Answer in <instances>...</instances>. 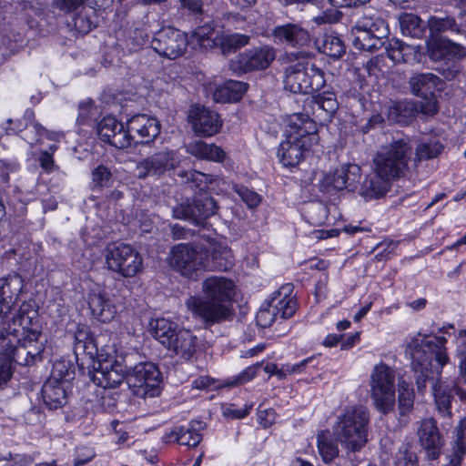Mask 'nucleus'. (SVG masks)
<instances>
[{
    "mask_svg": "<svg viewBox=\"0 0 466 466\" xmlns=\"http://www.w3.org/2000/svg\"><path fill=\"white\" fill-rule=\"evenodd\" d=\"M127 371L126 367L120 362L115 360L98 361L97 366H94L90 378L95 384L104 389H115L118 387L126 379Z\"/></svg>",
    "mask_w": 466,
    "mask_h": 466,
    "instance_id": "aec40b11",
    "label": "nucleus"
},
{
    "mask_svg": "<svg viewBox=\"0 0 466 466\" xmlns=\"http://www.w3.org/2000/svg\"><path fill=\"white\" fill-rule=\"evenodd\" d=\"M74 338V351L76 355L84 353L87 354L89 357L94 356L96 352V347L87 326H78Z\"/></svg>",
    "mask_w": 466,
    "mask_h": 466,
    "instance_id": "37998d69",
    "label": "nucleus"
},
{
    "mask_svg": "<svg viewBox=\"0 0 466 466\" xmlns=\"http://www.w3.org/2000/svg\"><path fill=\"white\" fill-rule=\"evenodd\" d=\"M74 377V370L68 362L64 360L56 361L53 365L51 377L59 381H63L64 385L68 386L69 381Z\"/></svg>",
    "mask_w": 466,
    "mask_h": 466,
    "instance_id": "052dcab7",
    "label": "nucleus"
},
{
    "mask_svg": "<svg viewBox=\"0 0 466 466\" xmlns=\"http://www.w3.org/2000/svg\"><path fill=\"white\" fill-rule=\"evenodd\" d=\"M99 138L117 149H126L132 146L134 137L128 134L122 122L107 116L103 117L96 126Z\"/></svg>",
    "mask_w": 466,
    "mask_h": 466,
    "instance_id": "f3484780",
    "label": "nucleus"
},
{
    "mask_svg": "<svg viewBox=\"0 0 466 466\" xmlns=\"http://www.w3.org/2000/svg\"><path fill=\"white\" fill-rule=\"evenodd\" d=\"M170 266L182 276L198 279L208 267V250L188 243L177 244L170 250Z\"/></svg>",
    "mask_w": 466,
    "mask_h": 466,
    "instance_id": "9d476101",
    "label": "nucleus"
},
{
    "mask_svg": "<svg viewBox=\"0 0 466 466\" xmlns=\"http://www.w3.org/2000/svg\"><path fill=\"white\" fill-rule=\"evenodd\" d=\"M272 35L276 42L291 47L303 48L310 43L309 31L301 25L295 23L275 26Z\"/></svg>",
    "mask_w": 466,
    "mask_h": 466,
    "instance_id": "5701e85b",
    "label": "nucleus"
},
{
    "mask_svg": "<svg viewBox=\"0 0 466 466\" xmlns=\"http://www.w3.org/2000/svg\"><path fill=\"white\" fill-rule=\"evenodd\" d=\"M319 452L325 463H329L339 455L338 446L331 441L324 433L318 435Z\"/></svg>",
    "mask_w": 466,
    "mask_h": 466,
    "instance_id": "4d7b16f0",
    "label": "nucleus"
},
{
    "mask_svg": "<svg viewBox=\"0 0 466 466\" xmlns=\"http://www.w3.org/2000/svg\"><path fill=\"white\" fill-rule=\"evenodd\" d=\"M196 339L197 338L191 333V331L180 329L177 332V335L172 339L167 349L174 351L177 355L181 356V358L189 360L197 351Z\"/></svg>",
    "mask_w": 466,
    "mask_h": 466,
    "instance_id": "473e14b6",
    "label": "nucleus"
},
{
    "mask_svg": "<svg viewBox=\"0 0 466 466\" xmlns=\"http://www.w3.org/2000/svg\"><path fill=\"white\" fill-rule=\"evenodd\" d=\"M150 330L153 337L166 348L170 345L172 339L178 331L176 323L164 318L152 320Z\"/></svg>",
    "mask_w": 466,
    "mask_h": 466,
    "instance_id": "58836bf2",
    "label": "nucleus"
},
{
    "mask_svg": "<svg viewBox=\"0 0 466 466\" xmlns=\"http://www.w3.org/2000/svg\"><path fill=\"white\" fill-rule=\"evenodd\" d=\"M385 51L390 59L394 63L405 62L406 50L409 49V46L398 39H390L385 42L383 46Z\"/></svg>",
    "mask_w": 466,
    "mask_h": 466,
    "instance_id": "13d9d810",
    "label": "nucleus"
},
{
    "mask_svg": "<svg viewBox=\"0 0 466 466\" xmlns=\"http://www.w3.org/2000/svg\"><path fill=\"white\" fill-rule=\"evenodd\" d=\"M370 394L375 408L383 415L394 410L396 403L395 372L383 362L376 365L372 370Z\"/></svg>",
    "mask_w": 466,
    "mask_h": 466,
    "instance_id": "1a4fd4ad",
    "label": "nucleus"
},
{
    "mask_svg": "<svg viewBox=\"0 0 466 466\" xmlns=\"http://www.w3.org/2000/svg\"><path fill=\"white\" fill-rule=\"evenodd\" d=\"M186 150L191 156L209 161L222 162L226 154L224 150L215 144H208L201 140L190 142L187 145Z\"/></svg>",
    "mask_w": 466,
    "mask_h": 466,
    "instance_id": "72a5a7b5",
    "label": "nucleus"
},
{
    "mask_svg": "<svg viewBox=\"0 0 466 466\" xmlns=\"http://www.w3.org/2000/svg\"><path fill=\"white\" fill-rule=\"evenodd\" d=\"M127 127L128 134L136 133L140 137L141 143L147 144L159 136L161 125L156 117L138 114L127 121Z\"/></svg>",
    "mask_w": 466,
    "mask_h": 466,
    "instance_id": "bb28decb",
    "label": "nucleus"
},
{
    "mask_svg": "<svg viewBox=\"0 0 466 466\" xmlns=\"http://www.w3.org/2000/svg\"><path fill=\"white\" fill-rule=\"evenodd\" d=\"M248 84L240 81L230 80L217 89L215 96L228 102H237L241 99L247 91Z\"/></svg>",
    "mask_w": 466,
    "mask_h": 466,
    "instance_id": "a18cd8bd",
    "label": "nucleus"
},
{
    "mask_svg": "<svg viewBox=\"0 0 466 466\" xmlns=\"http://www.w3.org/2000/svg\"><path fill=\"white\" fill-rule=\"evenodd\" d=\"M161 381V372L152 362H140L127 370V383L139 398L157 396Z\"/></svg>",
    "mask_w": 466,
    "mask_h": 466,
    "instance_id": "ddd939ff",
    "label": "nucleus"
},
{
    "mask_svg": "<svg viewBox=\"0 0 466 466\" xmlns=\"http://www.w3.org/2000/svg\"><path fill=\"white\" fill-rule=\"evenodd\" d=\"M390 180L382 177L376 172L367 176L360 184V194L365 198H377L382 197L389 189Z\"/></svg>",
    "mask_w": 466,
    "mask_h": 466,
    "instance_id": "f704fd0d",
    "label": "nucleus"
},
{
    "mask_svg": "<svg viewBox=\"0 0 466 466\" xmlns=\"http://www.w3.org/2000/svg\"><path fill=\"white\" fill-rule=\"evenodd\" d=\"M304 94L318 92L326 86V74L323 69L308 60L305 56Z\"/></svg>",
    "mask_w": 466,
    "mask_h": 466,
    "instance_id": "e433bc0d",
    "label": "nucleus"
},
{
    "mask_svg": "<svg viewBox=\"0 0 466 466\" xmlns=\"http://www.w3.org/2000/svg\"><path fill=\"white\" fill-rule=\"evenodd\" d=\"M95 12L82 7L73 16V25L76 30L82 35H86L91 31L94 26L93 16Z\"/></svg>",
    "mask_w": 466,
    "mask_h": 466,
    "instance_id": "5fc2aeb1",
    "label": "nucleus"
},
{
    "mask_svg": "<svg viewBox=\"0 0 466 466\" xmlns=\"http://www.w3.org/2000/svg\"><path fill=\"white\" fill-rule=\"evenodd\" d=\"M432 390L434 395V400L439 412L443 416H451V402L453 400V395L451 391L455 392L454 388H449V386L437 381L432 386Z\"/></svg>",
    "mask_w": 466,
    "mask_h": 466,
    "instance_id": "79ce46f5",
    "label": "nucleus"
},
{
    "mask_svg": "<svg viewBox=\"0 0 466 466\" xmlns=\"http://www.w3.org/2000/svg\"><path fill=\"white\" fill-rule=\"evenodd\" d=\"M353 46L356 49L374 52L385 45L389 27L384 19L377 15L365 14L352 29Z\"/></svg>",
    "mask_w": 466,
    "mask_h": 466,
    "instance_id": "6e6552de",
    "label": "nucleus"
},
{
    "mask_svg": "<svg viewBox=\"0 0 466 466\" xmlns=\"http://www.w3.org/2000/svg\"><path fill=\"white\" fill-rule=\"evenodd\" d=\"M402 34L413 38H421L426 30L425 23L416 15L403 13L399 17Z\"/></svg>",
    "mask_w": 466,
    "mask_h": 466,
    "instance_id": "a19ab883",
    "label": "nucleus"
},
{
    "mask_svg": "<svg viewBox=\"0 0 466 466\" xmlns=\"http://www.w3.org/2000/svg\"><path fill=\"white\" fill-rule=\"evenodd\" d=\"M313 360L312 357L307 358L301 360L297 364H285L280 369H278L277 366H267L265 368L267 372L276 373L279 377L286 376L287 374L299 373L301 372L304 368Z\"/></svg>",
    "mask_w": 466,
    "mask_h": 466,
    "instance_id": "680f3d73",
    "label": "nucleus"
},
{
    "mask_svg": "<svg viewBox=\"0 0 466 466\" xmlns=\"http://www.w3.org/2000/svg\"><path fill=\"white\" fill-rule=\"evenodd\" d=\"M219 35L214 29L207 26L197 28L192 34V40L201 48L211 49L218 46Z\"/></svg>",
    "mask_w": 466,
    "mask_h": 466,
    "instance_id": "603ef678",
    "label": "nucleus"
},
{
    "mask_svg": "<svg viewBox=\"0 0 466 466\" xmlns=\"http://www.w3.org/2000/svg\"><path fill=\"white\" fill-rule=\"evenodd\" d=\"M451 449L446 454L447 463L444 466H461L466 455V420L459 421L452 431Z\"/></svg>",
    "mask_w": 466,
    "mask_h": 466,
    "instance_id": "c756f323",
    "label": "nucleus"
},
{
    "mask_svg": "<svg viewBox=\"0 0 466 466\" xmlns=\"http://www.w3.org/2000/svg\"><path fill=\"white\" fill-rule=\"evenodd\" d=\"M233 281L224 276H210L202 282L200 296H191L186 305L196 317L208 324L221 322L229 318L231 312L227 305L234 296Z\"/></svg>",
    "mask_w": 466,
    "mask_h": 466,
    "instance_id": "f257e3e1",
    "label": "nucleus"
},
{
    "mask_svg": "<svg viewBox=\"0 0 466 466\" xmlns=\"http://www.w3.org/2000/svg\"><path fill=\"white\" fill-rule=\"evenodd\" d=\"M396 460L397 466H418L417 456L407 444L400 448Z\"/></svg>",
    "mask_w": 466,
    "mask_h": 466,
    "instance_id": "69168bd1",
    "label": "nucleus"
},
{
    "mask_svg": "<svg viewBox=\"0 0 466 466\" xmlns=\"http://www.w3.org/2000/svg\"><path fill=\"white\" fill-rule=\"evenodd\" d=\"M285 136L278 157L285 167H295L304 158L305 152L318 142L316 121L308 115L292 114L287 118Z\"/></svg>",
    "mask_w": 466,
    "mask_h": 466,
    "instance_id": "7ed1b4c3",
    "label": "nucleus"
},
{
    "mask_svg": "<svg viewBox=\"0 0 466 466\" xmlns=\"http://www.w3.org/2000/svg\"><path fill=\"white\" fill-rule=\"evenodd\" d=\"M339 108L337 96L332 91H325L307 97L304 101L301 115H310L319 121H330Z\"/></svg>",
    "mask_w": 466,
    "mask_h": 466,
    "instance_id": "6ab92c4d",
    "label": "nucleus"
},
{
    "mask_svg": "<svg viewBox=\"0 0 466 466\" xmlns=\"http://www.w3.org/2000/svg\"><path fill=\"white\" fill-rule=\"evenodd\" d=\"M187 117L194 132L198 137H211L217 134L222 127V121L218 113L204 106H192Z\"/></svg>",
    "mask_w": 466,
    "mask_h": 466,
    "instance_id": "412c9836",
    "label": "nucleus"
},
{
    "mask_svg": "<svg viewBox=\"0 0 466 466\" xmlns=\"http://www.w3.org/2000/svg\"><path fill=\"white\" fill-rule=\"evenodd\" d=\"M179 163L180 158L176 151H160L137 163V177L146 178L150 175H162L169 169L176 168Z\"/></svg>",
    "mask_w": 466,
    "mask_h": 466,
    "instance_id": "a211bd4d",
    "label": "nucleus"
},
{
    "mask_svg": "<svg viewBox=\"0 0 466 466\" xmlns=\"http://www.w3.org/2000/svg\"><path fill=\"white\" fill-rule=\"evenodd\" d=\"M341 168L345 172L343 175L345 189H348L349 191H355L359 187L361 177V169L360 166L356 164H348L341 166Z\"/></svg>",
    "mask_w": 466,
    "mask_h": 466,
    "instance_id": "bf43d9fd",
    "label": "nucleus"
},
{
    "mask_svg": "<svg viewBox=\"0 0 466 466\" xmlns=\"http://www.w3.org/2000/svg\"><path fill=\"white\" fill-rule=\"evenodd\" d=\"M411 154L408 138L395 140L378 152L374 158L375 170L390 181L405 177Z\"/></svg>",
    "mask_w": 466,
    "mask_h": 466,
    "instance_id": "423d86ee",
    "label": "nucleus"
},
{
    "mask_svg": "<svg viewBox=\"0 0 466 466\" xmlns=\"http://www.w3.org/2000/svg\"><path fill=\"white\" fill-rule=\"evenodd\" d=\"M188 40L187 35L174 27H164L155 34L151 46L159 56L176 59L187 50Z\"/></svg>",
    "mask_w": 466,
    "mask_h": 466,
    "instance_id": "dca6fc26",
    "label": "nucleus"
},
{
    "mask_svg": "<svg viewBox=\"0 0 466 466\" xmlns=\"http://www.w3.org/2000/svg\"><path fill=\"white\" fill-rule=\"evenodd\" d=\"M249 36L242 34H230L219 35L218 46L223 55H228L241 48L249 42Z\"/></svg>",
    "mask_w": 466,
    "mask_h": 466,
    "instance_id": "8fccbe9b",
    "label": "nucleus"
},
{
    "mask_svg": "<svg viewBox=\"0 0 466 466\" xmlns=\"http://www.w3.org/2000/svg\"><path fill=\"white\" fill-rule=\"evenodd\" d=\"M417 109L413 103L399 101L390 107L389 116L397 123L407 125L415 116Z\"/></svg>",
    "mask_w": 466,
    "mask_h": 466,
    "instance_id": "49530a36",
    "label": "nucleus"
},
{
    "mask_svg": "<svg viewBox=\"0 0 466 466\" xmlns=\"http://www.w3.org/2000/svg\"><path fill=\"white\" fill-rule=\"evenodd\" d=\"M37 311L34 309V302L24 301L15 316L12 318V322L7 323V327L5 323L0 322V330L6 332L11 330L14 333H29L33 329H38L36 320Z\"/></svg>",
    "mask_w": 466,
    "mask_h": 466,
    "instance_id": "b1692460",
    "label": "nucleus"
},
{
    "mask_svg": "<svg viewBox=\"0 0 466 466\" xmlns=\"http://www.w3.org/2000/svg\"><path fill=\"white\" fill-rule=\"evenodd\" d=\"M234 264L231 249L222 245H212L208 251V267L211 270L227 271Z\"/></svg>",
    "mask_w": 466,
    "mask_h": 466,
    "instance_id": "c9c22d12",
    "label": "nucleus"
},
{
    "mask_svg": "<svg viewBox=\"0 0 466 466\" xmlns=\"http://www.w3.org/2000/svg\"><path fill=\"white\" fill-rule=\"evenodd\" d=\"M292 292L293 285L285 284L272 294L269 301L277 316L282 319L292 317L297 309V300Z\"/></svg>",
    "mask_w": 466,
    "mask_h": 466,
    "instance_id": "c85d7f7f",
    "label": "nucleus"
},
{
    "mask_svg": "<svg viewBox=\"0 0 466 466\" xmlns=\"http://www.w3.org/2000/svg\"><path fill=\"white\" fill-rule=\"evenodd\" d=\"M370 414L363 406H351L338 415L333 427L335 440L346 450L348 460L357 466L352 454L359 452L368 442Z\"/></svg>",
    "mask_w": 466,
    "mask_h": 466,
    "instance_id": "20e7f679",
    "label": "nucleus"
},
{
    "mask_svg": "<svg viewBox=\"0 0 466 466\" xmlns=\"http://www.w3.org/2000/svg\"><path fill=\"white\" fill-rule=\"evenodd\" d=\"M233 189L250 208L258 207L261 202V197L258 193L242 185H234Z\"/></svg>",
    "mask_w": 466,
    "mask_h": 466,
    "instance_id": "0e129e2a",
    "label": "nucleus"
},
{
    "mask_svg": "<svg viewBox=\"0 0 466 466\" xmlns=\"http://www.w3.org/2000/svg\"><path fill=\"white\" fill-rule=\"evenodd\" d=\"M111 177L110 170L104 165H99L92 171V181L96 187H108Z\"/></svg>",
    "mask_w": 466,
    "mask_h": 466,
    "instance_id": "338daca9",
    "label": "nucleus"
},
{
    "mask_svg": "<svg viewBox=\"0 0 466 466\" xmlns=\"http://www.w3.org/2000/svg\"><path fill=\"white\" fill-rule=\"evenodd\" d=\"M306 52L287 53L283 57L288 62H295L284 70V88L294 94H304Z\"/></svg>",
    "mask_w": 466,
    "mask_h": 466,
    "instance_id": "4be33fe9",
    "label": "nucleus"
},
{
    "mask_svg": "<svg viewBox=\"0 0 466 466\" xmlns=\"http://www.w3.org/2000/svg\"><path fill=\"white\" fill-rule=\"evenodd\" d=\"M344 174L345 172L340 167L332 173L325 175L321 180V187L323 190L331 194L333 191L345 189V181L343 180Z\"/></svg>",
    "mask_w": 466,
    "mask_h": 466,
    "instance_id": "6e6d98bb",
    "label": "nucleus"
},
{
    "mask_svg": "<svg viewBox=\"0 0 466 466\" xmlns=\"http://www.w3.org/2000/svg\"><path fill=\"white\" fill-rule=\"evenodd\" d=\"M24 288V281L18 274H9L0 279V319L7 318L12 307Z\"/></svg>",
    "mask_w": 466,
    "mask_h": 466,
    "instance_id": "393cba45",
    "label": "nucleus"
},
{
    "mask_svg": "<svg viewBox=\"0 0 466 466\" xmlns=\"http://www.w3.org/2000/svg\"><path fill=\"white\" fill-rule=\"evenodd\" d=\"M319 52L332 58H339L345 53V46L342 40L335 35H323L318 46Z\"/></svg>",
    "mask_w": 466,
    "mask_h": 466,
    "instance_id": "09e8293b",
    "label": "nucleus"
},
{
    "mask_svg": "<svg viewBox=\"0 0 466 466\" xmlns=\"http://www.w3.org/2000/svg\"><path fill=\"white\" fill-rule=\"evenodd\" d=\"M178 176L184 179V181L192 188H196L199 191H204L208 188V185L211 183V176L198 172L196 170H187L178 173Z\"/></svg>",
    "mask_w": 466,
    "mask_h": 466,
    "instance_id": "864d4df0",
    "label": "nucleus"
},
{
    "mask_svg": "<svg viewBox=\"0 0 466 466\" xmlns=\"http://www.w3.org/2000/svg\"><path fill=\"white\" fill-rule=\"evenodd\" d=\"M446 342L444 337L434 336L432 339H428L420 333L407 340L405 353L410 358L411 367L418 374L416 383L420 391L426 387V381L432 378V370L436 369L440 373L449 362Z\"/></svg>",
    "mask_w": 466,
    "mask_h": 466,
    "instance_id": "f03ea898",
    "label": "nucleus"
},
{
    "mask_svg": "<svg viewBox=\"0 0 466 466\" xmlns=\"http://www.w3.org/2000/svg\"><path fill=\"white\" fill-rule=\"evenodd\" d=\"M276 58V49L270 46L253 47L238 54L230 61V69L237 74L267 69Z\"/></svg>",
    "mask_w": 466,
    "mask_h": 466,
    "instance_id": "2eb2a0df",
    "label": "nucleus"
},
{
    "mask_svg": "<svg viewBox=\"0 0 466 466\" xmlns=\"http://www.w3.org/2000/svg\"><path fill=\"white\" fill-rule=\"evenodd\" d=\"M216 200L210 196H200L193 201H185L173 208L172 216L177 219L187 220L197 226L205 221L218 211Z\"/></svg>",
    "mask_w": 466,
    "mask_h": 466,
    "instance_id": "4468645a",
    "label": "nucleus"
},
{
    "mask_svg": "<svg viewBox=\"0 0 466 466\" xmlns=\"http://www.w3.org/2000/svg\"><path fill=\"white\" fill-rule=\"evenodd\" d=\"M443 150V145L436 137L421 140L416 147L415 162L437 157Z\"/></svg>",
    "mask_w": 466,
    "mask_h": 466,
    "instance_id": "c03bdc74",
    "label": "nucleus"
},
{
    "mask_svg": "<svg viewBox=\"0 0 466 466\" xmlns=\"http://www.w3.org/2000/svg\"><path fill=\"white\" fill-rule=\"evenodd\" d=\"M456 355L459 360V376L454 381L453 388L460 400L466 402V341L457 346Z\"/></svg>",
    "mask_w": 466,
    "mask_h": 466,
    "instance_id": "ea45409f",
    "label": "nucleus"
},
{
    "mask_svg": "<svg viewBox=\"0 0 466 466\" xmlns=\"http://www.w3.org/2000/svg\"><path fill=\"white\" fill-rule=\"evenodd\" d=\"M205 427L206 424L202 421H191L188 428L183 426L175 427L170 431L166 432L162 439L166 443L177 442L187 447H196L202 441L200 431Z\"/></svg>",
    "mask_w": 466,
    "mask_h": 466,
    "instance_id": "a878e982",
    "label": "nucleus"
},
{
    "mask_svg": "<svg viewBox=\"0 0 466 466\" xmlns=\"http://www.w3.org/2000/svg\"><path fill=\"white\" fill-rule=\"evenodd\" d=\"M41 332L33 329L29 333H14L11 330H0V356H5L10 362L27 366L41 359L44 350L42 342L38 341Z\"/></svg>",
    "mask_w": 466,
    "mask_h": 466,
    "instance_id": "39448f33",
    "label": "nucleus"
},
{
    "mask_svg": "<svg viewBox=\"0 0 466 466\" xmlns=\"http://www.w3.org/2000/svg\"><path fill=\"white\" fill-rule=\"evenodd\" d=\"M428 26L431 38L440 37L439 35L445 32L460 33V27L456 24L455 19L451 16L438 17L432 16L428 21Z\"/></svg>",
    "mask_w": 466,
    "mask_h": 466,
    "instance_id": "de8ad7c7",
    "label": "nucleus"
},
{
    "mask_svg": "<svg viewBox=\"0 0 466 466\" xmlns=\"http://www.w3.org/2000/svg\"><path fill=\"white\" fill-rule=\"evenodd\" d=\"M427 52L432 61L445 64L446 67L439 70L446 80H452L460 74L461 65L456 60L465 56L463 46L444 37H433L427 41Z\"/></svg>",
    "mask_w": 466,
    "mask_h": 466,
    "instance_id": "f8f14e48",
    "label": "nucleus"
},
{
    "mask_svg": "<svg viewBox=\"0 0 466 466\" xmlns=\"http://www.w3.org/2000/svg\"><path fill=\"white\" fill-rule=\"evenodd\" d=\"M440 82L441 79L432 73H419L410 77V86L413 94L427 97L429 94H432Z\"/></svg>",
    "mask_w": 466,
    "mask_h": 466,
    "instance_id": "4c0bfd02",
    "label": "nucleus"
},
{
    "mask_svg": "<svg viewBox=\"0 0 466 466\" xmlns=\"http://www.w3.org/2000/svg\"><path fill=\"white\" fill-rule=\"evenodd\" d=\"M106 268L123 278H133L143 269V258L131 245L109 243L105 250Z\"/></svg>",
    "mask_w": 466,
    "mask_h": 466,
    "instance_id": "9b49d317",
    "label": "nucleus"
},
{
    "mask_svg": "<svg viewBox=\"0 0 466 466\" xmlns=\"http://www.w3.org/2000/svg\"><path fill=\"white\" fill-rule=\"evenodd\" d=\"M35 114L31 110H27L25 113L24 116V121L21 119L14 120L12 118H9L6 120V124L9 125V127H4L5 130L6 135H10V131L16 133L24 130L29 124L33 127V123L35 122L34 120Z\"/></svg>",
    "mask_w": 466,
    "mask_h": 466,
    "instance_id": "e2e57ef3",
    "label": "nucleus"
},
{
    "mask_svg": "<svg viewBox=\"0 0 466 466\" xmlns=\"http://www.w3.org/2000/svg\"><path fill=\"white\" fill-rule=\"evenodd\" d=\"M398 408L400 414L404 416L410 413L414 404V390L410 385L402 380L398 384Z\"/></svg>",
    "mask_w": 466,
    "mask_h": 466,
    "instance_id": "3c124183",
    "label": "nucleus"
},
{
    "mask_svg": "<svg viewBox=\"0 0 466 466\" xmlns=\"http://www.w3.org/2000/svg\"><path fill=\"white\" fill-rule=\"evenodd\" d=\"M418 436L428 458L436 460L440 456V450L442 445L436 421L433 419L422 420L418 430Z\"/></svg>",
    "mask_w": 466,
    "mask_h": 466,
    "instance_id": "cd10ccee",
    "label": "nucleus"
},
{
    "mask_svg": "<svg viewBox=\"0 0 466 466\" xmlns=\"http://www.w3.org/2000/svg\"><path fill=\"white\" fill-rule=\"evenodd\" d=\"M67 388L63 381L48 379L42 387V399L49 410L62 408L67 402Z\"/></svg>",
    "mask_w": 466,
    "mask_h": 466,
    "instance_id": "7c9ffc66",
    "label": "nucleus"
},
{
    "mask_svg": "<svg viewBox=\"0 0 466 466\" xmlns=\"http://www.w3.org/2000/svg\"><path fill=\"white\" fill-rule=\"evenodd\" d=\"M277 317L276 312L268 302L267 307H263L258 310L256 320L258 325L261 328H268L273 324Z\"/></svg>",
    "mask_w": 466,
    "mask_h": 466,
    "instance_id": "774afa93",
    "label": "nucleus"
},
{
    "mask_svg": "<svg viewBox=\"0 0 466 466\" xmlns=\"http://www.w3.org/2000/svg\"><path fill=\"white\" fill-rule=\"evenodd\" d=\"M353 46L356 49L374 52L385 45L389 27L384 19L377 15L365 14L352 29Z\"/></svg>",
    "mask_w": 466,
    "mask_h": 466,
    "instance_id": "0eeeda50",
    "label": "nucleus"
},
{
    "mask_svg": "<svg viewBox=\"0 0 466 466\" xmlns=\"http://www.w3.org/2000/svg\"><path fill=\"white\" fill-rule=\"evenodd\" d=\"M88 308L92 316L101 322L111 321L116 313V307L111 299L103 293H90Z\"/></svg>",
    "mask_w": 466,
    "mask_h": 466,
    "instance_id": "2f4dec72",
    "label": "nucleus"
}]
</instances>
